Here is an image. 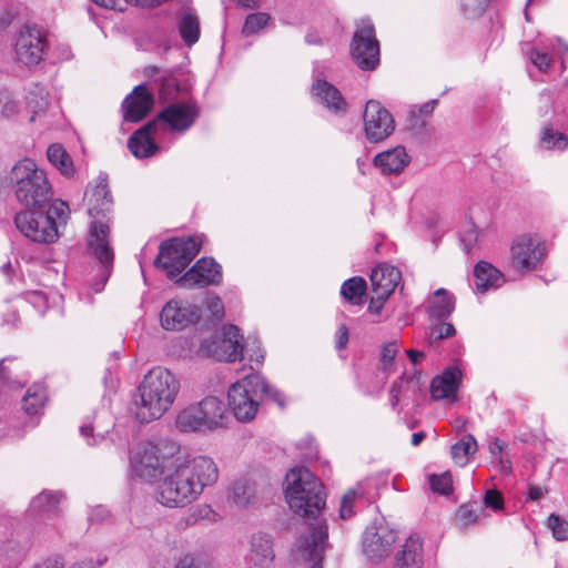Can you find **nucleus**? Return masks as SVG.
Returning <instances> with one entry per match:
<instances>
[{
	"label": "nucleus",
	"instance_id": "1",
	"mask_svg": "<svg viewBox=\"0 0 568 568\" xmlns=\"http://www.w3.org/2000/svg\"><path fill=\"white\" fill-rule=\"evenodd\" d=\"M132 475L142 481H159L155 498L170 508L185 507L217 481L219 470L212 458L191 456L174 440L149 442L130 458Z\"/></svg>",
	"mask_w": 568,
	"mask_h": 568
},
{
	"label": "nucleus",
	"instance_id": "2",
	"mask_svg": "<svg viewBox=\"0 0 568 568\" xmlns=\"http://www.w3.org/2000/svg\"><path fill=\"white\" fill-rule=\"evenodd\" d=\"M285 483V498L290 508L304 518L315 520L311 536L305 539L303 547L312 559H317L328 535L326 525L320 519L326 505L324 485L305 467L292 468L286 474Z\"/></svg>",
	"mask_w": 568,
	"mask_h": 568
},
{
	"label": "nucleus",
	"instance_id": "3",
	"mask_svg": "<svg viewBox=\"0 0 568 568\" xmlns=\"http://www.w3.org/2000/svg\"><path fill=\"white\" fill-rule=\"evenodd\" d=\"M88 214L93 219L90 226L88 247L99 261L101 282L94 288L101 292L106 283L113 264V251L109 243V214L112 210V197L104 178H100L88 193Z\"/></svg>",
	"mask_w": 568,
	"mask_h": 568
},
{
	"label": "nucleus",
	"instance_id": "4",
	"mask_svg": "<svg viewBox=\"0 0 568 568\" xmlns=\"http://www.w3.org/2000/svg\"><path fill=\"white\" fill-rule=\"evenodd\" d=\"M200 116V106L194 101L173 102L163 108L156 119L136 130L128 141V148L138 159L150 158L159 150L152 139L158 124L172 132L184 133L190 130Z\"/></svg>",
	"mask_w": 568,
	"mask_h": 568
},
{
	"label": "nucleus",
	"instance_id": "5",
	"mask_svg": "<svg viewBox=\"0 0 568 568\" xmlns=\"http://www.w3.org/2000/svg\"><path fill=\"white\" fill-rule=\"evenodd\" d=\"M180 390L176 377L166 368L154 367L138 387L139 400H134V415L141 424L161 418L173 405Z\"/></svg>",
	"mask_w": 568,
	"mask_h": 568
},
{
	"label": "nucleus",
	"instance_id": "6",
	"mask_svg": "<svg viewBox=\"0 0 568 568\" xmlns=\"http://www.w3.org/2000/svg\"><path fill=\"white\" fill-rule=\"evenodd\" d=\"M69 216L68 203L54 200L47 210H21L14 215V225L26 239L34 243L52 244L60 237L59 227L67 224Z\"/></svg>",
	"mask_w": 568,
	"mask_h": 568
},
{
	"label": "nucleus",
	"instance_id": "7",
	"mask_svg": "<svg viewBox=\"0 0 568 568\" xmlns=\"http://www.w3.org/2000/svg\"><path fill=\"white\" fill-rule=\"evenodd\" d=\"M9 183L17 201L24 207L43 209L52 200L53 190L47 172L30 158L11 168Z\"/></svg>",
	"mask_w": 568,
	"mask_h": 568
},
{
	"label": "nucleus",
	"instance_id": "8",
	"mask_svg": "<svg viewBox=\"0 0 568 568\" xmlns=\"http://www.w3.org/2000/svg\"><path fill=\"white\" fill-rule=\"evenodd\" d=\"M230 406L241 423L251 422L256 415L258 399H270L285 406V395L268 384L260 374H250L234 383L227 393Z\"/></svg>",
	"mask_w": 568,
	"mask_h": 568
},
{
	"label": "nucleus",
	"instance_id": "9",
	"mask_svg": "<svg viewBox=\"0 0 568 568\" xmlns=\"http://www.w3.org/2000/svg\"><path fill=\"white\" fill-rule=\"evenodd\" d=\"M200 246L193 237L171 239L160 245L155 265L162 267L170 278L178 277L199 253Z\"/></svg>",
	"mask_w": 568,
	"mask_h": 568
},
{
	"label": "nucleus",
	"instance_id": "10",
	"mask_svg": "<svg viewBox=\"0 0 568 568\" xmlns=\"http://www.w3.org/2000/svg\"><path fill=\"white\" fill-rule=\"evenodd\" d=\"M547 247L537 235L521 234L510 246V263L514 270L526 273L536 270L546 258Z\"/></svg>",
	"mask_w": 568,
	"mask_h": 568
},
{
	"label": "nucleus",
	"instance_id": "11",
	"mask_svg": "<svg viewBox=\"0 0 568 568\" xmlns=\"http://www.w3.org/2000/svg\"><path fill=\"white\" fill-rule=\"evenodd\" d=\"M202 348L211 357L221 362H236L243 358L244 344L240 328L226 325L202 343Z\"/></svg>",
	"mask_w": 568,
	"mask_h": 568
},
{
	"label": "nucleus",
	"instance_id": "12",
	"mask_svg": "<svg viewBox=\"0 0 568 568\" xmlns=\"http://www.w3.org/2000/svg\"><path fill=\"white\" fill-rule=\"evenodd\" d=\"M2 528L0 568H17L22 561L29 544L24 527L17 518H6L2 521Z\"/></svg>",
	"mask_w": 568,
	"mask_h": 568
},
{
	"label": "nucleus",
	"instance_id": "13",
	"mask_svg": "<svg viewBox=\"0 0 568 568\" xmlns=\"http://www.w3.org/2000/svg\"><path fill=\"white\" fill-rule=\"evenodd\" d=\"M224 405L210 396L180 410L175 426H224Z\"/></svg>",
	"mask_w": 568,
	"mask_h": 568
},
{
	"label": "nucleus",
	"instance_id": "14",
	"mask_svg": "<svg viewBox=\"0 0 568 568\" xmlns=\"http://www.w3.org/2000/svg\"><path fill=\"white\" fill-rule=\"evenodd\" d=\"M48 48L47 31L38 26L27 24L20 29L17 36L14 53L20 63L31 67L43 60Z\"/></svg>",
	"mask_w": 568,
	"mask_h": 568
},
{
	"label": "nucleus",
	"instance_id": "15",
	"mask_svg": "<svg viewBox=\"0 0 568 568\" xmlns=\"http://www.w3.org/2000/svg\"><path fill=\"white\" fill-rule=\"evenodd\" d=\"M351 54L362 70H374L378 65L379 43L369 21H362L357 27L351 43Z\"/></svg>",
	"mask_w": 568,
	"mask_h": 568
},
{
	"label": "nucleus",
	"instance_id": "16",
	"mask_svg": "<svg viewBox=\"0 0 568 568\" xmlns=\"http://www.w3.org/2000/svg\"><path fill=\"white\" fill-rule=\"evenodd\" d=\"M396 541L395 529L384 520L374 521L363 534V552L371 560H382L389 556Z\"/></svg>",
	"mask_w": 568,
	"mask_h": 568
},
{
	"label": "nucleus",
	"instance_id": "17",
	"mask_svg": "<svg viewBox=\"0 0 568 568\" xmlns=\"http://www.w3.org/2000/svg\"><path fill=\"white\" fill-rule=\"evenodd\" d=\"M363 120L366 139L374 143L384 141L395 130L392 114L375 100H369L366 103Z\"/></svg>",
	"mask_w": 568,
	"mask_h": 568
},
{
	"label": "nucleus",
	"instance_id": "18",
	"mask_svg": "<svg viewBox=\"0 0 568 568\" xmlns=\"http://www.w3.org/2000/svg\"><path fill=\"white\" fill-rule=\"evenodd\" d=\"M201 307L184 300H171L160 314L161 325L168 331H180L199 322Z\"/></svg>",
	"mask_w": 568,
	"mask_h": 568
},
{
	"label": "nucleus",
	"instance_id": "19",
	"mask_svg": "<svg viewBox=\"0 0 568 568\" xmlns=\"http://www.w3.org/2000/svg\"><path fill=\"white\" fill-rule=\"evenodd\" d=\"M179 283L184 287H206L222 283V266L212 257L200 258Z\"/></svg>",
	"mask_w": 568,
	"mask_h": 568
},
{
	"label": "nucleus",
	"instance_id": "20",
	"mask_svg": "<svg viewBox=\"0 0 568 568\" xmlns=\"http://www.w3.org/2000/svg\"><path fill=\"white\" fill-rule=\"evenodd\" d=\"M399 352L396 341L385 343L379 352V373L375 376L372 386H364L363 392L366 395H377L384 388L390 374L395 372V358Z\"/></svg>",
	"mask_w": 568,
	"mask_h": 568
},
{
	"label": "nucleus",
	"instance_id": "21",
	"mask_svg": "<svg viewBox=\"0 0 568 568\" xmlns=\"http://www.w3.org/2000/svg\"><path fill=\"white\" fill-rule=\"evenodd\" d=\"M402 278L397 267L388 264H381L371 273V284L375 301L384 303L397 287Z\"/></svg>",
	"mask_w": 568,
	"mask_h": 568
},
{
	"label": "nucleus",
	"instance_id": "22",
	"mask_svg": "<svg viewBox=\"0 0 568 568\" xmlns=\"http://www.w3.org/2000/svg\"><path fill=\"white\" fill-rule=\"evenodd\" d=\"M154 99L144 84L136 85L124 99L122 109L124 119L129 122L141 121L152 109Z\"/></svg>",
	"mask_w": 568,
	"mask_h": 568
},
{
	"label": "nucleus",
	"instance_id": "23",
	"mask_svg": "<svg viewBox=\"0 0 568 568\" xmlns=\"http://www.w3.org/2000/svg\"><path fill=\"white\" fill-rule=\"evenodd\" d=\"M463 373L457 366L447 367L435 376L430 385V395L435 400H455L462 383Z\"/></svg>",
	"mask_w": 568,
	"mask_h": 568
},
{
	"label": "nucleus",
	"instance_id": "24",
	"mask_svg": "<svg viewBox=\"0 0 568 568\" xmlns=\"http://www.w3.org/2000/svg\"><path fill=\"white\" fill-rule=\"evenodd\" d=\"M312 94L317 102L325 106L331 113L336 115L346 113V100L341 91L326 80L316 78L312 84Z\"/></svg>",
	"mask_w": 568,
	"mask_h": 568
},
{
	"label": "nucleus",
	"instance_id": "25",
	"mask_svg": "<svg viewBox=\"0 0 568 568\" xmlns=\"http://www.w3.org/2000/svg\"><path fill=\"white\" fill-rule=\"evenodd\" d=\"M393 568H424L423 539L410 535L396 552Z\"/></svg>",
	"mask_w": 568,
	"mask_h": 568
},
{
	"label": "nucleus",
	"instance_id": "26",
	"mask_svg": "<svg viewBox=\"0 0 568 568\" xmlns=\"http://www.w3.org/2000/svg\"><path fill=\"white\" fill-rule=\"evenodd\" d=\"M373 163L383 174H399L409 163L403 146H396L374 156Z\"/></svg>",
	"mask_w": 568,
	"mask_h": 568
},
{
	"label": "nucleus",
	"instance_id": "27",
	"mask_svg": "<svg viewBox=\"0 0 568 568\" xmlns=\"http://www.w3.org/2000/svg\"><path fill=\"white\" fill-rule=\"evenodd\" d=\"M475 287L478 293L500 287L504 282L501 272L488 262L480 261L474 270Z\"/></svg>",
	"mask_w": 568,
	"mask_h": 568
},
{
	"label": "nucleus",
	"instance_id": "28",
	"mask_svg": "<svg viewBox=\"0 0 568 568\" xmlns=\"http://www.w3.org/2000/svg\"><path fill=\"white\" fill-rule=\"evenodd\" d=\"M251 561L255 566L266 567L274 559L273 541L271 536L257 532L251 537Z\"/></svg>",
	"mask_w": 568,
	"mask_h": 568
},
{
	"label": "nucleus",
	"instance_id": "29",
	"mask_svg": "<svg viewBox=\"0 0 568 568\" xmlns=\"http://www.w3.org/2000/svg\"><path fill=\"white\" fill-rule=\"evenodd\" d=\"M478 449L475 437L470 434H464L462 437L452 445L450 455L454 463L460 467L468 464L469 457Z\"/></svg>",
	"mask_w": 568,
	"mask_h": 568
},
{
	"label": "nucleus",
	"instance_id": "30",
	"mask_svg": "<svg viewBox=\"0 0 568 568\" xmlns=\"http://www.w3.org/2000/svg\"><path fill=\"white\" fill-rule=\"evenodd\" d=\"M455 308L453 295L448 294L444 288H439L434 293L429 302V315L436 320H444L450 316Z\"/></svg>",
	"mask_w": 568,
	"mask_h": 568
},
{
	"label": "nucleus",
	"instance_id": "31",
	"mask_svg": "<svg viewBox=\"0 0 568 568\" xmlns=\"http://www.w3.org/2000/svg\"><path fill=\"white\" fill-rule=\"evenodd\" d=\"M48 161L65 176H71L74 172L73 162L65 149L59 144L53 143L47 149Z\"/></svg>",
	"mask_w": 568,
	"mask_h": 568
},
{
	"label": "nucleus",
	"instance_id": "32",
	"mask_svg": "<svg viewBox=\"0 0 568 568\" xmlns=\"http://www.w3.org/2000/svg\"><path fill=\"white\" fill-rule=\"evenodd\" d=\"M47 400V392L42 385L34 384L28 388L23 399L22 408L26 414L37 416L43 410Z\"/></svg>",
	"mask_w": 568,
	"mask_h": 568
},
{
	"label": "nucleus",
	"instance_id": "33",
	"mask_svg": "<svg viewBox=\"0 0 568 568\" xmlns=\"http://www.w3.org/2000/svg\"><path fill=\"white\" fill-rule=\"evenodd\" d=\"M63 498L60 491L43 490L30 503V508L39 514H55Z\"/></svg>",
	"mask_w": 568,
	"mask_h": 568
},
{
	"label": "nucleus",
	"instance_id": "34",
	"mask_svg": "<svg viewBox=\"0 0 568 568\" xmlns=\"http://www.w3.org/2000/svg\"><path fill=\"white\" fill-rule=\"evenodd\" d=\"M366 281L361 276L346 280L341 287L342 296L353 305H361L366 293Z\"/></svg>",
	"mask_w": 568,
	"mask_h": 568
},
{
	"label": "nucleus",
	"instance_id": "35",
	"mask_svg": "<svg viewBox=\"0 0 568 568\" xmlns=\"http://www.w3.org/2000/svg\"><path fill=\"white\" fill-rule=\"evenodd\" d=\"M254 484L246 479L234 483L231 490V500L240 508H245L255 501Z\"/></svg>",
	"mask_w": 568,
	"mask_h": 568
},
{
	"label": "nucleus",
	"instance_id": "36",
	"mask_svg": "<svg viewBox=\"0 0 568 568\" xmlns=\"http://www.w3.org/2000/svg\"><path fill=\"white\" fill-rule=\"evenodd\" d=\"M179 32L186 45L197 42L200 37V23L196 14L184 12L179 21Z\"/></svg>",
	"mask_w": 568,
	"mask_h": 568
},
{
	"label": "nucleus",
	"instance_id": "37",
	"mask_svg": "<svg viewBox=\"0 0 568 568\" xmlns=\"http://www.w3.org/2000/svg\"><path fill=\"white\" fill-rule=\"evenodd\" d=\"M365 497L363 485L358 483L355 487L348 489L342 497L339 516L343 519H348L354 516V505L356 500Z\"/></svg>",
	"mask_w": 568,
	"mask_h": 568
},
{
	"label": "nucleus",
	"instance_id": "38",
	"mask_svg": "<svg viewBox=\"0 0 568 568\" xmlns=\"http://www.w3.org/2000/svg\"><path fill=\"white\" fill-rule=\"evenodd\" d=\"M568 145V138L560 132H556L551 126H544L539 140V146L544 150H564Z\"/></svg>",
	"mask_w": 568,
	"mask_h": 568
},
{
	"label": "nucleus",
	"instance_id": "39",
	"mask_svg": "<svg viewBox=\"0 0 568 568\" xmlns=\"http://www.w3.org/2000/svg\"><path fill=\"white\" fill-rule=\"evenodd\" d=\"M28 100L33 112L30 121H36V118L43 113L49 105L48 92L43 87L36 85L34 90L29 93Z\"/></svg>",
	"mask_w": 568,
	"mask_h": 568
},
{
	"label": "nucleus",
	"instance_id": "40",
	"mask_svg": "<svg viewBox=\"0 0 568 568\" xmlns=\"http://www.w3.org/2000/svg\"><path fill=\"white\" fill-rule=\"evenodd\" d=\"M270 21V16L264 12L251 13L246 17L242 33L246 37L257 33L266 27Z\"/></svg>",
	"mask_w": 568,
	"mask_h": 568
},
{
	"label": "nucleus",
	"instance_id": "41",
	"mask_svg": "<svg viewBox=\"0 0 568 568\" xmlns=\"http://www.w3.org/2000/svg\"><path fill=\"white\" fill-rule=\"evenodd\" d=\"M455 327L450 323H437L429 327L427 333V341L429 344H434L440 339L450 337L455 334Z\"/></svg>",
	"mask_w": 568,
	"mask_h": 568
},
{
	"label": "nucleus",
	"instance_id": "42",
	"mask_svg": "<svg viewBox=\"0 0 568 568\" xmlns=\"http://www.w3.org/2000/svg\"><path fill=\"white\" fill-rule=\"evenodd\" d=\"M429 485L435 493L448 495L453 490L452 475L449 473L432 475L429 477Z\"/></svg>",
	"mask_w": 568,
	"mask_h": 568
},
{
	"label": "nucleus",
	"instance_id": "43",
	"mask_svg": "<svg viewBox=\"0 0 568 568\" xmlns=\"http://www.w3.org/2000/svg\"><path fill=\"white\" fill-rule=\"evenodd\" d=\"M478 241V229L469 221L464 225L460 232V244L466 253H469Z\"/></svg>",
	"mask_w": 568,
	"mask_h": 568
},
{
	"label": "nucleus",
	"instance_id": "44",
	"mask_svg": "<svg viewBox=\"0 0 568 568\" xmlns=\"http://www.w3.org/2000/svg\"><path fill=\"white\" fill-rule=\"evenodd\" d=\"M489 0H459L462 13L467 18L479 17L486 9Z\"/></svg>",
	"mask_w": 568,
	"mask_h": 568
},
{
	"label": "nucleus",
	"instance_id": "45",
	"mask_svg": "<svg viewBox=\"0 0 568 568\" xmlns=\"http://www.w3.org/2000/svg\"><path fill=\"white\" fill-rule=\"evenodd\" d=\"M548 527L552 531V536L557 540H567L568 539V521L562 519L561 517L551 514L548 517Z\"/></svg>",
	"mask_w": 568,
	"mask_h": 568
},
{
	"label": "nucleus",
	"instance_id": "46",
	"mask_svg": "<svg viewBox=\"0 0 568 568\" xmlns=\"http://www.w3.org/2000/svg\"><path fill=\"white\" fill-rule=\"evenodd\" d=\"M108 434L109 430H104V428H80L81 437L91 446L106 443Z\"/></svg>",
	"mask_w": 568,
	"mask_h": 568
},
{
	"label": "nucleus",
	"instance_id": "47",
	"mask_svg": "<svg viewBox=\"0 0 568 568\" xmlns=\"http://www.w3.org/2000/svg\"><path fill=\"white\" fill-rule=\"evenodd\" d=\"M245 349L250 362L262 364L265 358V352L261 348L260 341L257 337L248 336L245 345Z\"/></svg>",
	"mask_w": 568,
	"mask_h": 568
},
{
	"label": "nucleus",
	"instance_id": "48",
	"mask_svg": "<svg viewBox=\"0 0 568 568\" xmlns=\"http://www.w3.org/2000/svg\"><path fill=\"white\" fill-rule=\"evenodd\" d=\"M179 91V84L174 77L163 79L159 88L160 99L171 100L174 99Z\"/></svg>",
	"mask_w": 568,
	"mask_h": 568
},
{
	"label": "nucleus",
	"instance_id": "49",
	"mask_svg": "<svg viewBox=\"0 0 568 568\" xmlns=\"http://www.w3.org/2000/svg\"><path fill=\"white\" fill-rule=\"evenodd\" d=\"M529 59H530L531 63L539 71H542V72L547 71L551 64V57L548 53L540 51L537 48L531 49V51L529 52Z\"/></svg>",
	"mask_w": 568,
	"mask_h": 568
},
{
	"label": "nucleus",
	"instance_id": "50",
	"mask_svg": "<svg viewBox=\"0 0 568 568\" xmlns=\"http://www.w3.org/2000/svg\"><path fill=\"white\" fill-rule=\"evenodd\" d=\"M17 112V103L6 90H0V116L9 118Z\"/></svg>",
	"mask_w": 568,
	"mask_h": 568
},
{
	"label": "nucleus",
	"instance_id": "51",
	"mask_svg": "<svg viewBox=\"0 0 568 568\" xmlns=\"http://www.w3.org/2000/svg\"><path fill=\"white\" fill-rule=\"evenodd\" d=\"M4 362H6V359H2L0 362V386L2 388H12L13 386H16V383L10 381L9 374L6 369V367L3 366ZM8 399L9 398H8L7 394L4 392L0 390V412L7 405Z\"/></svg>",
	"mask_w": 568,
	"mask_h": 568
},
{
	"label": "nucleus",
	"instance_id": "52",
	"mask_svg": "<svg viewBox=\"0 0 568 568\" xmlns=\"http://www.w3.org/2000/svg\"><path fill=\"white\" fill-rule=\"evenodd\" d=\"M205 306L215 320H221L224 316V305L217 295L207 294L205 298Z\"/></svg>",
	"mask_w": 568,
	"mask_h": 568
},
{
	"label": "nucleus",
	"instance_id": "53",
	"mask_svg": "<svg viewBox=\"0 0 568 568\" xmlns=\"http://www.w3.org/2000/svg\"><path fill=\"white\" fill-rule=\"evenodd\" d=\"M484 504L486 507L491 508L493 510H501L504 507V498L503 495L495 489H488L484 497Z\"/></svg>",
	"mask_w": 568,
	"mask_h": 568
},
{
	"label": "nucleus",
	"instance_id": "54",
	"mask_svg": "<svg viewBox=\"0 0 568 568\" xmlns=\"http://www.w3.org/2000/svg\"><path fill=\"white\" fill-rule=\"evenodd\" d=\"M477 514L468 506H462L457 511V519L462 525L475 523L477 520Z\"/></svg>",
	"mask_w": 568,
	"mask_h": 568
},
{
	"label": "nucleus",
	"instance_id": "55",
	"mask_svg": "<svg viewBox=\"0 0 568 568\" xmlns=\"http://www.w3.org/2000/svg\"><path fill=\"white\" fill-rule=\"evenodd\" d=\"M404 378L400 377L398 381H395L389 390V402L392 407L395 409L399 403V394L402 392V384Z\"/></svg>",
	"mask_w": 568,
	"mask_h": 568
},
{
	"label": "nucleus",
	"instance_id": "56",
	"mask_svg": "<svg viewBox=\"0 0 568 568\" xmlns=\"http://www.w3.org/2000/svg\"><path fill=\"white\" fill-rule=\"evenodd\" d=\"M29 301L38 308H45L48 304L47 296L39 291H34L28 294Z\"/></svg>",
	"mask_w": 568,
	"mask_h": 568
},
{
	"label": "nucleus",
	"instance_id": "57",
	"mask_svg": "<svg viewBox=\"0 0 568 568\" xmlns=\"http://www.w3.org/2000/svg\"><path fill=\"white\" fill-rule=\"evenodd\" d=\"M506 447V443L499 438H495L490 444H489V452L491 454V456L497 459L498 457L500 456H504L503 453H504V449Z\"/></svg>",
	"mask_w": 568,
	"mask_h": 568
},
{
	"label": "nucleus",
	"instance_id": "58",
	"mask_svg": "<svg viewBox=\"0 0 568 568\" xmlns=\"http://www.w3.org/2000/svg\"><path fill=\"white\" fill-rule=\"evenodd\" d=\"M348 342V329L346 325H341L337 331L336 348L342 349Z\"/></svg>",
	"mask_w": 568,
	"mask_h": 568
},
{
	"label": "nucleus",
	"instance_id": "59",
	"mask_svg": "<svg viewBox=\"0 0 568 568\" xmlns=\"http://www.w3.org/2000/svg\"><path fill=\"white\" fill-rule=\"evenodd\" d=\"M175 568H200L196 560L192 556H184L179 560Z\"/></svg>",
	"mask_w": 568,
	"mask_h": 568
},
{
	"label": "nucleus",
	"instance_id": "60",
	"mask_svg": "<svg viewBox=\"0 0 568 568\" xmlns=\"http://www.w3.org/2000/svg\"><path fill=\"white\" fill-rule=\"evenodd\" d=\"M547 490L539 486H532L529 488L528 499L531 501L539 500Z\"/></svg>",
	"mask_w": 568,
	"mask_h": 568
},
{
	"label": "nucleus",
	"instance_id": "61",
	"mask_svg": "<svg viewBox=\"0 0 568 568\" xmlns=\"http://www.w3.org/2000/svg\"><path fill=\"white\" fill-rule=\"evenodd\" d=\"M106 515H108V510L102 506H98L97 508H94L92 510L89 518L91 521H99V520H103L106 517Z\"/></svg>",
	"mask_w": 568,
	"mask_h": 568
},
{
	"label": "nucleus",
	"instance_id": "62",
	"mask_svg": "<svg viewBox=\"0 0 568 568\" xmlns=\"http://www.w3.org/2000/svg\"><path fill=\"white\" fill-rule=\"evenodd\" d=\"M499 464V470L504 475H508L511 473V463L508 457L500 456L496 459Z\"/></svg>",
	"mask_w": 568,
	"mask_h": 568
},
{
	"label": "nucleus",
	"instance_id": "63",
	"mask_svg": "<svg viewBox=\"0 0 568 568\" xmlns=\"http://www.w3.org/2000/svg\"><path fill=\"white\" fill-rule=\"evenodd\" d=\"M406 354L414 365L418 364L425 357L422 351L416 349H407Z\"/></svg>",
	"mask_w": 568,
	"mask_h": 568
},
{
	"label": "nucleus",
	"instance_id": "64",
	"mask_svg": "<svg viewBox=\"0 0 568 568\" xmlns=\"http://www.w3.org/2000/svg\"><path fill=\"white\" fill-rule=\"evenodd\" d=\"M34 568H63V562L58 558L48 559L43 564L38 565Z\"/></svg>",
	"mask_w": 568,
	"mask_h": 568
}]
</instances>
